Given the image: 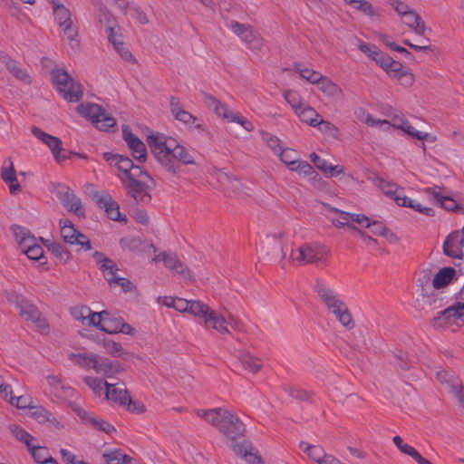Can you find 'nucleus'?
<instances>
[{"instance_id": "20e7f679", "label": "nucleus", "mask_w": 464, "mask_h": 464, "mask_svg": "<svg viewBox=\"0 0 464 464\" xmlns=\"http://www.w3.org/2000/svg\"><path fill=\"white\" fill-rule=\"evenodd\" d=\"M52 82L59 94L69 102H77L82 98L81 84L65 70L53 69L51 72Z\"/></svg>"}, {"instance_id": "69168bd1", "label": "nucleus", "mask_w": 464, "mask_h": 464, "mask_svg": "<svg viewBox=\"0 0 464 464\" xmlns=\"http://www.w3.org/2000/svg\"><path fill=\"white\" fill-rule=\"evenodd\" d=\"M291 171H295L307 177L314 173V168L307 161L299 160Z\"/></svg>"}, {"instance_id": "09e8293b", "label": "nucleus", "mask_w": 464, "mask_h": 464, "mask_svg": "<svg viewBox=\"0 0 464 464\" xmlns=\"http://www.w3.org/2000/svg\"><path fill=\"white\" fill-rule=\"evenodd\" d=\"M63 29V33L66 35V38L70 42V45L72 49L78 48L80 46V42L76 39L78 35V30L75 26L72 25V22L63 24L62 27Z\"/></svg>"}, {"instance_id": "603ef678", "label": "nucleus", "mask_w": 464, "mask_h": 464, "mask_svg": "<svg viewBox=\"0 0 464 464\" xmlns=\"http://www.w3.org/2000/svg\"><path fill=\"white\" fill-rule=\"evenodd\" d=\"M8 401L13 406H15L17 409H31L33 407V400L31 397L26 395H21L18 397L11 396L8 399Z\"/></svg>"}, {"instance_id": "0eeeda50", "label": "nucleus", "mask_w": 464, "mask_h": 464, "mask_svg": "<svg viewBox=\"0 0 464 464\" xmlns=\"http://www.w3.org/2000/svg\"><path fill=\"white\" fill-rule=\"evenodd\" d=\"M78 112L92 121L100 130L114 132L116 120L100 105L95 103H81L77 106Z\"/></svg>"}, {"instance_id": "c9c22d12", "label": "nucleus", "mask_w": 464, "mask_h": 464, "mask_svg": "<svg viewBox=\"0 0 464 464\" xmlns=\"http://www.w3.org/2000/svg\"><path fill=\"white\" fill-rule=\"evenodd\" d=\"M48 251L51 252L55 257L61 260L63 263H67L72 259V255L69 250L58 242H51L50 240H44L41 238Z\"/></svg>"}, {"instance_id": "5fc2aeb1", "label": "nucleus", "mask_w": 464, "mask_h": 464, "mask_svg": "<svg viewBox=\"0 0 464 464\" xmlns=\"http://www.w3.org/2000/svg\"><path fill=\"white\" fill-rule=\"evenodd\" d=\"M310 160L311 161L314 163V165L315 166V168H317L318 169H320L321 171H324V172H326L328 169L333 172L334 171L338 166H328L327 162L320 158L315 152H313L310 154Z\"/></svg>"}, {"instance_id": "a211bd4d", "label": "nucleus", "mask_w": 464, "mask_h": 464, "mask_svg": "<svg viewBox=\"0 0 464 464\" xmlns=\"http://www.w3.org/2000/svg\"><path fill=\"white\" fill-rule=\"evenodd\" d=\"M282 237L283 233L268 235L262 243V251L271 259H284L285 257V253L283 250Z\"/></svg>"}, {"instance_id": "423d86ee", "label": "nucleus", "mask_w": 464, "mask_h": 464, "mask_svg": "<svg viewBox=\"0 0 464 464\" xmlns=\"http://www.w3.org/2000/svg\"><path fill=\"white\" fill-rule=\"evenodd\" d=\"M7 300L9 303L15 304L22 318L34 323L42 331L49 329L46 319L42 317L41 312L36 305L31 303L25 296L12 291L8 294Z\"/></svg>"}, {"instance_id": "1a4fd4ad", "label": "nucleus", "mask_w": 464, "mask_h": 464, "mask_svg": "<svg viewBox=\"0 0 464 464\" xmlns=\"http://www.w3.org/2000/svg\"><path fill=\"white\" fill-rule=\"evenodd\" d=\"M203 102L205 104L219 117L226 119L229 122H237L240 124L246 130L252 131L254 130L253 123L242 117L239 113L230 111L226 104H223L212 94L203 92Z\"/></svg>"}, {"instance_id": "412c9836", "label": "nucleus", "mask_w": 464, "mask_h": 464, "mask_svg": "<svg viewBox=\"0 0 464 464\" xmlns=\"http://www.w3.org/2000/svg\"><path fill=\"white\" fill-rule=\"evenodd\" d=\"M304 446H305L304 450L318 464H343L334 456L325 454L323 448L320 446L309 445L302 442L300 447L303 448Z\"/></svg>"}, {"instance_id": "7ed1b4c3", "label": "nucleus", "mask_w": 464, "mask_h": 464, "mask_svg": "<svg viewBox=\"0 0 464 464\" xmlns=\"http://www.w3.org/2000/svg\"><path fill=\"white\" fill-rule=\"evenodd\" d=\"M148 145L157 161L166 171H175L176 165L169 160L171 154L181 146L174 138L164 134H152L147 138Z\"/></svg>"}, {"instance_id": "a19ab883", "label": "nucleus", "mask_w": 464, "mask_h": 464, "mask_svg": "<svg viewBox=\"0 0 464 464\" xmlns=\"http://www.w3.org/2000/svg\"><path fill=\"white\" fill-rule=\"evenodd\" d=\"M294 67L300 73V76L302 78L305 79L306 81L313 84H318V82H320V80H322L324 76L319 72L308 68H304L301 63H295Z\"/></svg>"}, {"instance_id": "f704fd0d", "label": "nucleus", "mask_w": 464, "mask_h": 464, "mask_svg": "<svg viewBox=\"0 0 464 464\" xmlns=\"http://www.w3.org/2000/svg\"><path fill=\"white\" fill-rule=\"evenodd\" d=\"M124 14L135 20L139 24H148L150 19L143 9L137 5L126 3L124 6Z\"/></svg>"}, {"instance_id": "9d476101", "label": "nucleus", "mask_w": 464, "mask_h": 464, "mask_svg": "<svg viewBox=\"0 0 464 464\" xmlns=\"http://www.w3.org/2000/svg\"><path fill=\"white\" fill-rule=\"evenodd\" d=\"M52 192L55 194L68 211L72 212L79 218H85V212L81 199L76 197L67 185L63 183L53 184Z\"/></svg>"}, {"instance_id": "a18cd8bd", "label": "nucleus", "mask_w": 464, "mask_h": 464, "mask_svg": "<svg viewBox=\"0 0 464 464\" xmlns=\"http://www.w3.org/2000/svg\"><path fill=\"white\" fill-rule=\"evenodd\" d=\"M365 227H370L372 234L376 236H383V237H396V235L392 233L389 228L386 227V226L377 220H374L372 222L368 219V222L364 225Z\"/></svg>"}, {"instance_id": "774afa93", "label": "nucleus", "mask_w": 464, "mask_h": 464, "mask_svg": "<svg viewBox=\"0 0 464 464\" xmlns=\"http://www.w3.org/2000/svg\"><path fill=\"white\" fill-rule=\"evenodd\" d=\"M390 58L391 56L378 49L372 60L385 71L387 70Z\"/></svg>"}, {"instance_id": "aec40b11", "label": "nucleus", "mask_w": 464, "mask_h": 464, "mask_svg": "<svg viewBox=\"0 0 464 464\" xmlns=\"http://www.w3.org/2000/svg\"><path fill=\"white\" fill-rule=\"evenodd\" d=\"M126 189L131 198H133L138 203H149L151 200V195L150 193V188L143 181H129V184L126 186Z\"/></svg>"}, {"instance_id": "13d9d810", "label": "nucleus", "mask_w": 464, "mask_h": 464, "mask_svg": "<svg viewBox=\"0 0 464 464\" xmlns=\"http://www.w3.org/2000/svg\"><path fill=\"white\" fill-rule=\"evenodd\" d=\"M142 176H145L152 182L154 181L151 176L146 170H144L141 167L133 164V169H131L126 179L129 181L139 180L138 179Z\"/></svg>"}, {"instance_id": "6e6552de", "label": "nucleus", "mask_w": 464, "mask_h": 464, "mask_svg": "<svg viewBox=\"0 0 464 464\" xmlns=\"http://www.w3.org/2000/svg\"><path fill=\"white\" fill-rule=\"evenodd\" d=\"M435 328H451L456 331L464 324V303L457 302L439 312L431 320Z\"/></svg>"}, {"instance_id": "b1692460", "label": "nucleus", "mask_w": 464, "mask_h": 464, "mask_svg": "<svg viewBox=\"0 0 464 464\" xmlns=\"http://www.w3.org/2000/svg\"><path fill=\"white\" fill-rule=\"evenodd\" d=\"M425 192L428 194L432 193L434 198L440 203L441 208L444 209L464 214V203L458 202L450 197L442 196L440 192L435 191L431 188H426Z\"/></svg>"}, {"instance_id": "5701e85b", "label": "nucleus", "mask_w": 464, "mask_h": 464, "mask_svg": "<svg viewBox=\"0 0 464 464\" xmlns=\"http://www.w3.org/2000/svg\"><path fill=\"white\" fill-rule=\"evenodd\" d=\"M286 101L292 106V108L295 110V112L298 114L300 120L303 122H305L313 127L319 126V120L321 116L320 114L317 113L315 110H314L310 106H303L302 104L296 105L295 103H292L289 101L288 96H286Z\"/></svg>"}, {"instance_id": "6ab92c4d", "label": "nucleus", "mask_w": 464, "mask_h": 464, "mask_svg": "<svg viewBox=\"0 0 464 464\" xmlns=\"http://www.w3.org/2000/svg\"><path fill=\"white\" fill-rule=\"evenodd\" d=\"M153 260L155 262L162 260L165 266L169 269L175 271L185 278H192L189 269L177 257L175 254H167L166 252H162L156 256Z\"/></svg>"}, {"instance_id": "a878e982", "label": "nucleus", "mask_w": 464, "mask_h": 464, "mask_svg": "<svg viewBox=\"0 0 464 464\" xmlns=\"http://www.w3.org/2000/svg\"><path fill=\"white\" fill-rule=\"evenodd\" d=\"M169 160L176 165L177 169L175 171H169V173L176 175L180 170V165H194V157L189 153L188 150L183 145L176 149L175 152L171 154Z\"/></svg>"}, {"instance_id": "9b49d317", "label": "nucleus", "mask_w": 464, "mask_h": 464, "mask_svg": "<svg viewBox=\"0 0 464 464\" xmlns=\"http://www.w3.org/2000/svg\"><path fill=\"white\" fill-rule=\"evenodd\" d=\"M92 200L97 207L103 209L108 218L113 221H127V218L120 212L119 204L112 198V197L106 191H96L92 196Z\"/></svg>"}, {"instance_id": "2f4dec72", "label": "nucleus", "mask_w": 464, "mask_h": 464, "mask_svg": "<svg viewBox=\"0 0 464 464\" xmlns=\"http://www.w3.org/2000/svg\"><path fill=\"white\" fill-rule=\"evenodd\" d=\"M71 359L80 367L93 369L96 372L100 361V356L93 353H72Z\"/></svg>"}, {"instance_id": "4d7b16f0", "label": "nucleus", "mask_w": 464, "mask_h": 464, "mask_svg": "<svg viewBox=\"0 0 464 464\" xmlns=\"http://www.w3.org/2000/svg\"><path fill=\"white\" fill-rule=\"evenodd\" d=\"M392 441L402 453L411 458L417 452V450L413 447L404 443L403 440L399 435L394 436Z\"/></svg>"}, {"instance_id": "473e14b6", "label": "nucleus", "mask_w": 464, "mask_h": 464, "mask_svg": "<svg viewBox=\"0 0 464 464\" xmlns=\"http://www.w3.org/2000/svg\"><path fill=\"white\" fill-rule=\"evenodd\" d=\"M456 270L453 267L446 266L439 270L434 276L432 285L435 289H440L447 286L454 278Z\"/></svg>"}, {"instance_id": "79ce46f5", "label": "nucleus", "mask_w": 464, "mask_h": 464, "mask_svg": "<svg viewBox=\"0 0 464 464\" xmlns=\"http://www.w3.org/2000/svg\"><path fill=\"white\" fill-rule=\"evenodd\" d=\"M8 430L15 437L17 440L24 443L27 449L30 448L32 442L35 440L24 429L16 424H10L8 426Z\"/></svg>"}, {"instance_id": "393cba45", "label": "nucleus", "mask_w": 464, "mask_h": 464, "mask_svg": "<svg viewBox=\"0 0 464 464\" xmlns=\"http://www.w3.org/2000/svg\"><path fill=\"white\" fill-rule=\"evenodd\" d=\"M102 156L105 161L110 164H114L118 169L124 174L125 178H127L131 169H133L134 163L126 156L113 154L111 152H104Z\"/></svg>"}, {"instance_id": "8fccbe9b", "label": "nucleus", "mask_w": 464, "mask_h": 464, "mask_svg": "<svg viewBox=\"0 0 464 464\" xmlns=\"http://www.w3.org/2000/svg\"><path fill=\"white\" fill-rule=\"evenodd\" d=\"M53 14L55 20L60 27H63V24L72 22L71 20V13L68 8L64 5L55 6Z\"/></svg>"}, {"instance_id": "e2e57ef3", "label": "nucleus", "mask_w": 464, "mask_h": 464, "mask_svg": "<svg viewBox=\"0 0 464 464\" xmlns=\"http://www.w3.org/2000/svg\"><path fill=\"white\" fill-rule=\"evenodd\" d=\"M72 245H78L81 246L80 249H83L85 251L92 249L90 239L87 237V236L81 233L80 231H77Z\"/></svg>"}, {"instance_id": "2eb2a0df", "label": "nucleus", "mask_w": 464, "mask_h": 464, "mask_svg": "<svg viewBox=\"0 0 464 464\" xmlns=\"http://www.w3.org/2000/svg\"><path fill=\"white\" fill-rule=\"evenodd\" d=\"M33 135L46 144L58 163H62L65 156H62L63 143L62 140L51 134L46 133L42 129L33 126L31 129Z\"/></svg>"}, {"instance_id": "ea45409f", "label": "nucleus", "mask_w": 464, "mask_h": 464, "mask_svg": "<svg viewBox=\"0 0 464 464\" xmlns=\"http://www.w3.org/2000/svg\"><path fill=\"white\" fill-rule=\"evenodd\" d=\"M318 85L319 89L327 96L340 97L343 94L342 89L325 76H323Z\"/></svg>"}, {"instance_id": "4468645a", "label": "nucleus", "mask_w": 464, "mask_h": 464, "mask_svg": "<svg viewBox=\"0 0 464 464\" xmlns=\"http://www.w3.org/2000/svg\"><path fill=\"white\" fill-rule=\"evenodd\" d=\"M229 446L234 453L243 459L247 464H263L258 450L254 448L248 440L244 439L239 443H232Z\"/></svg>"}, {"instance_id": "e433bc0d", "label": "nucleus", "mask_w": 464, "mask_h": 464, "mask_svg": "<svg viewBox=\"0 0 464 464\" xmlns=\"http://www.w3.org/2000/svg\"><path fill=\"white\" fill-rule=\"evenodd\" d=\"M30 411L31 417L35 419L38 422H51L56 427L60 426V422L57 420V419L43 406L33 405Z\"/></svg>"}, {"instance_id": "f257e3e1", "label": "nucleus", "mask_w": 464, "mask_h": 464, "mask_svg": "<svg viewBox=\"0 0 464 464\" xmlns=\"http://www.w3.org/2000/svg\"><path fill=\"white\" fill-rule=\"evenodd\" d=\"M197 415L213 427L232 443H239L246 439V425L239 417L225 408L198 410Z\"/></svg>"}, {"instance_id": "f8f14e48", "label": "nucleus", "mask_w": 464, "mask_h": 464, "mask_svg": "<svg viewBox=\"0 0 464 464\" xmlns=\"http://www.w3.org/2000/svg\"><path fill=\"white\" fill-rule=\"evenodd\" d=\"M230 29L237 34L243 42L250 45L252 49L260 50L263 46V40L258 32L254 29L250 24H240L237 21H232Z\"/></svg>"}, {"instance_id": "f03ea898", "label": "nucleus", "mask_w": 464, "mask_h": 464, "mask_svg": "<svg viewBox=\"0 0 464 464\" xmlns=\"http://www.w3.org/2000/svg\"><path fill=\"white\" fill-rule=\"evenodd\" d=\"M173 304V308L179 312L189 313L194 316L199 317L204 321L205 326L213 328L220 334H228L229 331L227 327V321L221 314H218L215 310L210 308L208 304L196 300H186L182 298H176L170 300Z\"/></svg>"}, {"instance_id": "4be33fe9", "label": "nucleus", "mask_w": 464, "mask_h": 464, "mask_svg": "<svg viewBox=\"0 0 464 464\" xmlns=\"http://www.w3.org/2000/svg\"><path fill=\"white\" fill-rule=\"evenodd\" d=\"M104 389L105 397L108 401L120 406L126 405L129 392L123 383H121V387H118V384L104 382Z\"/></svg>"}, {"instance_id": "680f3d73", "label": "nucleus", "mask_w": 464, "mask_h": 464, "mask_svg": "<svg viewBox=\"0 0 464 464\" xmlns=\"http://www.w3.org/2000/svg\"><path fill=\"white\" fill-rule=\"evenodd\" d=\"M114 49L117 51V53L121 55V57L126 61V62H132L135 63L136 60L132 53L130 52L128 47L125 45L124 43L119 42L118 44H115Z\"/></svg>"}, {"instance_id": "dca6fc26", "label": "nucleus", "mask_w": 464, "mask_h": 464, "mask_svg": "<svg viewBox=\"0 0 464 464\" xmlns=\"http://www.w3.org/2000/svg\"><path fill=\"white\" fill-rule=\"evenodd\" d=\"M72 410L83 424L90 426L93 430H101L107 434L116 430L113 425L104 420L95 418L78 405L73 406Z\"/></svg>"}, {"instance_id": "7c9ffc66", "label": "nucleus", "mask_w": 464, "mask_h": 464, "mask_svg": "<svg viewBox=\"0 0 464 464\" xmlns=\"http://www.w3.org/2000/svg\"><path fill=\"white\" fill-rule=\"evenodd\" d=\"M96 315H98V317H103L102 332L109 334H118L120 322H121L122 319L121 317L114 316L105 310L99 312Z\"/></svg>"}, {"instance_id": "c03bdc74", "label": "nucleus", "mask_w": 464, "mask_h": 464, "mask_svg": "<svg viewBox=\"0 0 464 464\" xmlns=\"http://www.w3.org/2000/svg\"><path fill=\"white\" fill-rule=\"evenodd\" d=\"M374 184L378 186L384 194L390 196L393 200L396 196H401L398 190V187L394 183H391L389 181L384 180L380 177H376L373 180Z\"/></svg>"}, {"instance_id": "052dcab7", "label": "nucleus", "mask_w": 464, "mask_h": 464, "mask_svg": "<svg viewBox=\"0 0 464 464\" xmlns=\"http://www.w3.org/2000/svg\"><path fill=\"white\" fill-rule=\"evenodd\" d=\"M24 254L32 260L40 261L41 259L45 258L44 256V249L38 244L31 246L29 249L25 250Z\"/></svg>"}, {"instance_id": "ddd939ff", "label": "nucleus", "mask_w": 464, "mask_h": 464, "mask_svg": "<svg viewBox=\"0 0 464 464\" xmlns=\"http://www.w3.org/2000/svg\"><path fill=\"white\" fill-rule=\"evenodd\" d=\"M122 137L128 147L131 150L133 158L143 163L147 160V150L143 141L131 132L129 126H122Z\"/></svg>"}, {"instance_id": "338daca9", "label": "nucleus", "mask_w": 464, "mask_h": 464, "mask_svg": "<svg viewBox=\"0 0 464 464\" xmlns=\"http://www.w3.org/2000/svg\"><path fill=\"white\" fill-rule=\"evenodd\" d=\"M125 406H127V410L132 413L140 414L143 413L146 411V408L143 403H141L139 401H133L130 395L129 398L127 399V403Z\"/></svg>"}, {"instance_id": "cd10ccee", "label": "nucleus", "mask_w": 464, "mask_h": 464, "mask_svg": "<svg viewBox=\"0 0 464 464\" xmlns=\"http://www.w3.org/2000/svg\"><path fill=\"white\" fill-rule=\"evenodd\" d=\"M328 312L333 314L336 320L347 329H353L355 326L352 314L344 302Z\"/></svg>"}, {"instance_id": "3c124183", "label": "nucleus", "mask_w": 464, "mask_h": 464, "mask_svg": "<svg viewBox=\"0 0 464 464\" xmlns=\"http://www.w3.org/2000/svg\"><path fill=\"white\" fill-rule=\"evenodd\" d=\"M178 115L174 116L175 120L183 122L186 125L193 126L196 129H202V124L195 122L198 121L197 117L193 116L188 111L182 110L181 111L177 112Z\"/></svg>"}, {"instance_id": "72a5a7b5", "label": "nucleus", "mask_w": 464, "mask_h": 464, "mask_svg": "<svg viewBox=\"0 0 464 464\" xmlns=\"http://www.w3.org/2000/svg\"><path fill=\"white\" fill-rule=\"evenodd\" d=\"M394 201L398 206L411 208L415 211L422 213L428 217H433L435 214L433 208L422 207L420 203L407 198L406 196H396L394 198Z\"/></svg>"}, {"instance_id": "bb28decb", "label": "nucleus", "mask_w": 464, "mask_h": 464, "mask_svg": "<svg viewBox=\"0 0 464 464\" xmlns=\"http://www.w3.org/2000/svg\"><path fill=\"white\" fill-rule=\"evenodd\" d=\"M123 370L124 369L122 364L120 362L111 361L108 358L100 357L96 372L102 373L106 378H111Z\"/></svg>"}, {"instance_id": "c756f323", "label": "nucleus", "mask_w": 464, "mask_h": 464, "mask_svg": "<svg viewBox=\"0 0 464 464\" xmlns=\"http://www.w3.org/2000/svg\"><path fill=\"white\" fill-rule=\"evenodd\" d=\"M404 17V23L409 26L415 34L423 35L426 31V25L421 17L412 10H408L402 15Z\"/></svg>"}, {"instance_id": "bf43d9fd", "label": "nucleus", "mask_w": 464, "mask_h": 464, "mask_svg": "<svg viewBox=\"0 0 464 464\" xmlns=\"http://www.w3.org/2000/svg\"><path fill=\"white\" fill-rule=\"evenodd\" d=\"M263 140L266 142L267 146L276 153H279V150H282L280 147V140L271 135L268 132H264L262 135Z\"/></svg>"}, {"instance_id": "58836bf2", "label": "nucleus", "mask_w": 464, "mask_h": 464, "mask_svg": "<svg viewBox=\"0 0 464 464\" xmlns=\"http://www.w3.org/2000/svg\"><path fill=\"white\" fill-rule=\"evenodd\" d=\"M33 459L39 464H53L55 459L49 455L47 448L31 445L28 448Z\"/></svg>"}, {"instance_id": "de8ad7c7", "label": "nucleus", "mask_w": 464, "mask_h": 464, "mask_svg": "<svg viewBox=\"0 0 464 464\" xmlns=\"http://www.w3.org/2000/svg\"><path fill=\"white\" fill-rule=\"evenodd\" d=\"M100 269L104 278L111 287H113V281L118 277L116 272L119 270L117 265L111 260V263L100 266Z\"/></svg>"}, {"instance_id": "f3484780", "label": "nucleus", "mask_w": 464, "mask_h": 464, "mask_svg": "<svg viewBox=\"0 0 464 464\" xmlns=\"http://www.w3.org/2000/svg\"><path fill=\"white\" fill-rule=\"evenodd\" d=\"M314 291L328 311L343 303L339 295L332 287L319 280L316 281L314 285Z\"/></svg>"}, {"instance_id": "49530a36", "label": "nucleus", "mask_w": 464, "mask_h": 464, "mask_svg": "<svg viewBox=\"0 0 464 464\" xmlns=\"http://www.w3.org/2000/svg\"><path fill=\"white\" fill-rule=\"evenodd\" d=\"M280 158V160L285 163L289 170H292L299 160L295 159L296 151L290 148H285L279 150V153L277 154Z\"/></svg>"}, {"instance_id": "6e6d98bb", "label": "nucleus", "mask_w": 464, "mask_h": 464, "mask_svg": "<svg viewBox=\"0 0 464 464\" xmlns=\"http://www.w3.org/2000/svg\"><path fill=\"white\" fill-rule=\"evenodd\" d=\"M353 5L356 10L365 14L366 15L373 16L376 14L372 5L366 0H356Z\"/></svg>"}, {"instance_id": "c85d7f7f", "label": "nucleus", "mask_w": 464, "mask_h": 464, "mask_svg": "<svg viewBox=\"0 0 464 464\" xmlns=\"http://www.w3.org/2000/svg\"><path fill=\"white\" fill-rule=\"evenodd\" d=\"M106 350V353L112 356L126 360L131 353L124 350L120 343L109 338H103L98 342Z\"/></svg>"}, {"instance_id": "4c0bfd02", "label": "nucleus", "mask_w": 464, "mask_h": 464, "mask_svg": "<svg viewBox=\"0 0 464 464\" xmlns=\"http://www.w3.org/2000/svg\"><path fill=\"white\" fill-rule=\"evenodd\" d=\"M238 358L242 366L252 373H256L262 369L260 359L249 353L241 352Z\"/></svg>"}, {"instance_id": "0e129e2a", "label": "nucleus", "mask_w": 464, "mask_h": 464, "mask_svg": "<svg viewBox=\"0 0 464 464\" xmlns=\"http://www.w3.org/2000/svg\"><path fill=\"white\" fill-rule=\"evenodd\" d=\"M385 72L390 74V76L395 78L397 75L404 72L403 65L399 61H395L391 57Z\"/></svg>"}, {"instance_id": "864d4df0", "label": "nucleus", "mask_w": 464, "mask_h": 464, "mask_svg": "<svg viewBox=\"0 0 464 464\" xmlns=\"http://www.w3.org/2000/svg\"><path fill=\"white\" fill-rule=\"evenodd\" d=\"M83 382L88 385L97 395H101L104 389V381L98 377H85Z\"/></svg>"}, {"instance_id": "37998d69", "label": "nucleus", "mask_w": 464, "mask_h": 464, "mask_svg": "<svg viewBox=\"0 0 464 464\" xmlns=\"http://www.w3.org/2000/svg\"><path fill=\"white\" fill-rule=\"evenodd\" d=\"M59 225L61 226V236L63 241L72 245L78 230L69 219H60Z\"/></svg>"}, {"instance_id": "39448f33", "label": "nucleus", "mask_w": 464, "mask_h": 464, "mask_svg": "<svg viewBox=\"0 0 464 464\" xmlns=\"http://www.w3.org/2000/svg\"><path fill=\"white\" fill-rule=\"evenodd\" d=\"M329 255L330 250L325 246L316 242H310L293 250L291 258L299 265L314 264L317 266H326V259Z\"/></svg>"}]
</instances>
